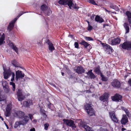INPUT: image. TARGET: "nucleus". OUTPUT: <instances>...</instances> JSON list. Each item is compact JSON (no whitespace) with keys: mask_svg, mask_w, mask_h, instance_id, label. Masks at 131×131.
Masks as SVG:
<instances>
[{"mask_svg":"<svg viewBox=\"0 0 131 131\" xmlns=\"http://www.w3.org/2000/svg\"><path fill=\"white\" fill-rule=\"evenodd\" d=\"M95 15H93L92 16H91V18L92 20H93L94 18Z\"/></svg>","mask_w":131,"mask_h":131,"instance_id":"57","label":"nucleus"},{"mask_svg":"<svg viewBox=\"0 0 131 131\" xmlns=\"http://www.w3.org/2000/svg\"><path fill=\"white\" fill-rule=\"evenodd\" d=\"M115 42L114 39L112 40L111 41V44L112 45H115L116 43Z\"/></svg>","mask_w":131,"mask_h":131,"instance_id":"45","label":"nucleus"},{"mask_svg":"<svg viewBox=\"0 0 131 131\" xmlns=\"http://www.w3.org/2000/svg\"><path fill=\"white\" fill-rule=\"evenodd\" d=\"M122 96L119 94H116L114 96L112 97V99L113 101H119L121 100Z\"/></svg>","mask_w":131,"mask_h":131,"instance_id":"11","label":"nucleus"},{"mask_svg":"<svg viewBox=\"0 0 131 131\" xmlns=\"http://www.w3.org/2000/svg\"><path fill=\"white\" fill-rule=\"evenodd\" d=\"M92 70H89L88 72L86 73L90 77L91 79H94L95 78V76L94 74L92 72Z\"/></svg>","mask_w":131,"mask_h":131,"instance_id":"17","label":"nucleus"},{"mask_svg":"<svg viewBox=\"0 0 131 131\" xmlns=\"http://www.w3.org/2000/svg\"><path fill=\"white\" fill-rule=\"evenodd\" d=\"M50 104L51 103H49V104H48V107L49 108H50Z\"/></svg>","mask_w":131,"mask_h":131,"instance_id":"62","label":"nucleus"},{"mask_svg":"<svg viewBox=\"0 0 131 131\" xmlns=\"http://www.w3.org/2000/svg\"><path fill=\"white\" fill-rule=\"evenodd\" d=\"M82 123H81L80 126L82 127H83L86 131H89L91 129V128L89 126L86 125H83Z\"/></svg>","mask_w":131,"mask_h":131,"instance_id":"19","label":"nucleus"},{"mask_svg":"<svg viewBox=\"0 0 131 131\" xmlns=\"http://www.w3.org/2000/svg\"><path fill=\"white\" fill-rule=\"evenodd\" d=\"M12 108V105L11 104L9 103V104H7V107L6 108V109L7 110H10Z\"/></svg>","mask_w":131,"mask_h":131,"instance_id":"34","label":"nucleus"},{"mask_svg":"<svg viewBox=\"0 0 131 131\" xmlns=\"http://www.w3.org/2000/svg\"><path fill=\"white\" fill-rule=\"evenodd\" d=\"M24 74L21 71L18 70L16 71L15 79L18 81L20 79H23L24 77Z\"/></svg>","mask_w":131,"mask_h":131,"instance_id":"3","label":"nucleus"},{"mask_svg":"<svg viewBox=\"0 0 131 131\" xmlns=\"http://www.w3.org/2000/svg\"><path fill=\"white\" fill-rule=\"evenodd\" d=\"M17 117L19 118H22L25 115L24 113L22 111H17L15 112Z\"/></svg>","mask_w":131,"mask_h":131,"instance_id":"16","label":"nucleus"},{"mask_svg":"<svg viewBox=\"0 0 131 131\" xmlns=\"http://www.w3.org/2000/svg\"><path fill=\"white\" fill-rule=\"evenodd\" d=\"M64 123L67 125L72 127L73 128L75 127L74 122L71 120L64 119L63 120Z\"/></svg>","mask_w":131,"mask_h":131,"instance_id":"8","label":"nucleus"},{"mask_svg":"<svg viewBox=\"0 0 131 131\" xmlns=\"http://www.w3.org/2000/svg\"><path fill=\"white\" fill-rule=\"evenodd\" d=\"M30 131H35V129L34 128L30 129Z\"/></svg>","mask_w":131,"mask_h":131,"instance_id":"59","label":"nucleus"},{"mask_svg":"<svg viewBox=\"0 0 131 131\" xmlns=\"http://www.w3.org/2000/svg\"><path fill=\"white\" fill-rule=\"evenodd\" d=\"M103 95H102L100 97V99L101 101H103L104 100H105V99Z\"/></svg>","mask_w":131,"mask_h":131,"instance_id":"47","label":"nucleus"},{"mask_svg":"<svg viewBox=\"0 0 131 131\" xmlns=\"http://www.w3.org/2000/svg\"><path fill=\"white\" fill-rule=\"evenodd\" d=\"M74 45L75 48H78L79 44L77 42H75L74 43Z\"/></svg>","mask_w":131,"mask_h":131,"instance_id":"50","label":"nucleus"},{"mask_svg":"<svg viewBox=\"0 0 131 131\" xmlns=\"http://www.w3.org/2000/svg\"><path fill=\"white\" fill-rule=\"evenodd\" d=\"M21 125V123L20 122V121L17 122L15 123L14 125V127L15 128H17L18 126H19Z\"/></svg>","mask_w":131,"mask_h":131,"instance_id":"30","label":"nucleus"},{"mask_svg":"<svg viewBox=\"0 0 131 131\" xmlns=\"http://www.w3.org/2000/svg\"><path fill=\"white\" fill-rule=\"evenodd\" d=\"M109 114L110 116L112 121L116 123L118 122V119L116 117L115 114L114 112L112 111L109 112Z\"/></svg>","mask_w":131,"mask_h":131,"instance_id":"9","label":"nucleus"},{"mask_svg":"<svg viewBox=\"0 0 131 131\" xmlns=\"http://www.w3.org/2000/svg\"><path fill=\"white\" fill-rule=\"evenodd\" d=\"M28 116H29V118H30V120H32V119L33 118L32 115L31 114H28Z\"/></svg>","mask_w":131,"mask_h":131,"instance_id":"53","label":"nucleus"},{"mask_svg":"<svg viewBox=\"0 0 131 131\" xmlns=\"http://www.w3.org/2000/svg\"><path fill=\"white\" fill-rule=\"evenodd\" d=\"M128 83L129 85L131 86V78L129 80Z\"/></svg>","mask_w":131,"mask_h":131,"instance_id":"55","label":"nucleus"},{"mask_svg":"<svg viewBox=\"0 0 131 131\" xmlns=\"http://www.w3.org/2000/svg\"><path fill=\"white\" fill-rule=\"evenodd\" d=\"M128 118L125 115H123L121 121V123L122 124L125 125L128 122Z\"/></svg>","mask_w":131,"mask_h":131,"instance_id":"12","label":"nucleus"},{"mask_svg":"<svg viewBox=\"0 0 131 131\" xmlns=\"http://www.w3.org/2000/svg\"><path fill=\"white\" fill-rule=\"evenodd\" d=\"M58 3L59 4L66 5H68L69 8L71 9L72 8L74 9H78L79 7L76 4L73 3L71 0H59L58 1Z\"/></svg>","mask_w":131,"mask_h":131,"instance_id":"1","label":"nucleus"},{"mask_svg":"<svg viewBox=\"0 0 131 131\" xmlns=\"http://www.w3.org/2000/svg\"><path fill=\"white\" fill-rule=\"evenodd\" d=\"M17 53L18 52V49L15 46L12 48Z\"/></svg>","mask_w":131,"mask_h":131,"instance_id":"42","label":"nucleus"},{"mask_svg":"<svg viewBox=\"0 0 131 131\" xmlns=\"http://www.w3.org/2000/svg\"><path fill=\"white\" fill-rule=\"evenodd\" d=\"M17 95L18 100L21 101L25 98V96L21 90L18 89L17 91Z\"/></svg>","mask_w":131,"mask_h":131,"instance_id":"4","label":"nucleus"},{"mask_svg":"<svg viewBox=\"0 0 131 131\" xmlns=\"http://www.w3.org/2000/svg\"><path fill=\"white\" fill-rule=\"evenodd\" d=\"M42 10L44 11H46L48 9L47 7L45 5H43L41 7Z\"/></svg>","mask_w":131,"mask_h":131,"instance_id":"24","label":"nucleus"},{"mask_svg":"<svg viewBox=\"0 0 131 131\" xmlns=\"http://www.w3.org/2000/svg\"><path fill=\"white\" fill-rule=\"evenodd\" d=\"M2 85L3 88L8 86V84L7 82L5 81H2Z\"/></svg>","mask_w":131,"mask_h":131,"instance_id":"27","label":"nucleus"},{"mask_svg":"<svg viewBox=\"0 0 131 131\" xmlns=\"http://www.w3.org/2000/svg\"><path fill=\"white\" fill-rule=\"evenodd\" d=\"M105 10L107 12H108V13H109L110 12H111V11H109L108 10H107L106 8H105Z\"/></svg>","mask_w":131,"mask_h":131,"instance_id":"63","label":"nucleus"},{"mask_svg":"<svg viewBox=\"0 0 131 131\" xmlns=\"http://www.w3.org/2000/svg\"><path fill=\"white\" fill-rule=\"evenodd\" d=\"M36 122H37V121H36V119L32 121V122L33 123H36Z\"/></svg>","mask_w":131,"mask_h":131,"instance_id":"61","label":"nucleus"},{"mask_svg":"<svg viewBox=\"0 0 131 131\" xmlns=\"http://www.w3.org/2000/svg\"><path fill=\"white\" fill-rule=\"evenodd\" d=\"M124 26L126 31V33H128L129 30V28L128 26V24L126 23H125L124 24Z\"/></svg>","mask_w":131,"mask_h":131,"instance_id":"21","label":"nucleus"},{"mask_svg":"<svg viewBox=\"0 0 131 131\" xmlns=\"http://www.w3.org/2000/svg\"><path fill=\"white\" fill-rule=\"evenodd\" d=\"M101 77L102 80L104 81H106L107 80V78L105 77L103 75H101Z\"/></svg>","mask_w":131,"mask_h":131,"instance_id":"37","label":"nucleus"},{"mask_svg":"<svg viewBox=\"0 0 131 131\" xmlns=\"http://www.w3.org/2000/svg\"><path fill=\"white\" fill-rule=\"evenodd\" d=\"M75 70L76 72L79 74L82 73L84 72V69L81 67L78 66L75 67Z\"/></svg>","mask_w":131,"mask_h":131,"instance_id":"13","label":"nucleus"},{"mask_svg":"<svg viewBox=\"0 0 131 131\" xmlns=\"http://www.w3.org/2000/svg\"><path fill=\"white\" fill-rule=\"evenodd\" d=\"M88 1L94 5H97L96 4L93 0H87Z\"/></svg>","mask_w":131,"mask_h":131,"instance_id":"39","label":"nucleus"},{"mask_svg":"<svg viewBox=\"0 0 131 131\" xmlns=\"http://www.w3.org/2000/svg\"><path fill=\"white\" fill-rule=\"evenodd\" d=\"M10 84L13 86L12 90L13 91H14L15 89V85L14 83L13 82H10Z\"/></svg>","mask_w":131,"mask_h":131,"instance_id":"33","label":"nucleus"},{"mask_svg":"<svg viewBox=\"0 0 131 131\" xmlns=\"http://www.w3.org/2000/svg\"><path fill=\"white\" fill-rule=\"evenodd\" d=\"M124 110L125 112L127 115L128 117H131V115L127 109L126 108H125Z\"/></svg>","mask_w":131,"mask_h":131,"instance_id":"25","label":"nucleus"},{"mask_svg":"<svg viewBox=\"0 0 131 131\" xmlns=\"http://www.w3.org/2000/svg\"><path fill=\"white\" fill-rule=\"evenodd\" d=\"M29 120V118L27 116H26L24 117V119L21 121H20L21 124L23 125L26 124L28 122Z\"/></svg>","mask_w":131,"mask_h":131,"instance_id":"14","label":"nucleus"},{"mask_svg":"<svg viewBox=\"0 0 131 131\" xmlns=\"http://www.w3.org/2000/svg\"><path fill=\"white\" fill-rule=\"evenodd\" d=\"M80 43L83 45L85 47H87L89 45V44H88L87 42H85L84 41H82Z\"/></svg>","mask_w":131,"mask_h":131,"instance_id":"26","label":"nucleus"},{"mask_svg":"<svg viewBox=\"0 0 131 131\" xmlns=\"http://www.w3.org/2000/svg\"><path fill=\"white\" fill-rule=\"evenodd\" d=\"M21 15H19V14L18 15L17 17L15 18V19L13 20L9 24V25L8 26V29L9 31H11L12 29L13 28L14 26V24L15 22V21H16L18 18Z\"/></svg>","mask_w":131,"mask_h":131,"instance_id":"7","label":"nucleus"},{"mask_svg":"<svg viewBox=\"0 0 131 131\" xmlns=\"http://www.w3.org/2000/svg\"><path fill=\"white\" fill-rule=\"evenodd\" d=\"M104 47L107 50H108V51L110 52H110H112L113 51V50L112 49L111 47L109 45L106 44L104 46Z\"/></svg>","mask_w":131,"mask_h":131,"instance_id":"22","label":"nucleus"},{"mask_svg":"<svg viewBox=\"0 0 131 131\" xmlns=\"http://www.w3.org/2000/svg\"><path fill=\"white\" fill-rule=\"evenodd\" d=\"M4 98L1 95H0V102L4 101Z\"/></svg>","mask_w":131,"mask_h":131,"instance_id":"52","label":"nucleus"},{"mask_svg":"<svg viewBox=\"0 0 131 131\" xmlns=\"http://www.w3.org/2000/svg\"><path fill=\"white\" fill-rule=\"evenodd\" d=\"M23 105L25 107H28L29 106V104L28 102L27 101H25L23 102Z\"/></svg>","mask_w":131,"mask_h":131,"instance_id":"36","label":"nucleus"},{"mask_svg":"<svg viewBox=\"0 0 131 131\" xmlns=\"http://www.w3.org/2000/svg\"><path fill=\"white\" fill-rule=\"evenodd\" d=\"M93 27L92 26L90 25L89 24L88 25V30H90L92 29Z\"/></svg>","mask_w":131,"mask_h":131,"instance_id":"46","label":"nucleus"},{"mask_svg":"<svg viewBox=\"0 0 131 131\" xmlns=\"http://www.w3.org/2000/svg\"><path fill=\"white\" fill-rule=\"evenodd\" d=\"M121 47L124 49L127 50H131V42H125L121 45Z\"/></svg>","mask_w":131,"mask_h":131,"instance_id":"6","label":"nucleus"},{"mask_svg":"<svg viewBox=\"0 0 131 131\" xmlns=\"http://www.w3.org/2000/svg\"><path fill=\"white\" fill-rule=\"evenodd\" d=\"M126 15L128 18H131V12L129 11H127L126 12Z\"/></svg>","mask_w":131,"mask_h":131,"instance_id":"35","label":"nucleus"},{"mask_svg":"<svg viewBox=\"0 0 131 131\" xmlns=\"http://www.w3.org/2000/svg\"><path fill=\"white\" fill-rule=\"evenodd\" d=\"M29 102V106L30 105H31L32 104V101L31 100H29L28 101Z\"/></svg>","mask_w":131,"mask_h":131,"instance_id":"54","label":"nucleus"},{"mask_svg":"<svg viewBox=\"0 0 131 131\" xmlns=\"http://www.w3.org/2000/svg\"><path fill=\"white\" fill-rule=\"evenodd\" d=\"M42 116H43V117H45V118L47 116L45 112V113H43V114H42Z\"/></svg>","mask_w":131,"mask_h":131,"instance_id":"56","label":"nucleus"},{"mask_svg":"<svg viewBox=\"0 0 131 131\" xmlns=\"http://www.w3.org/2000/svg\"><path fill=\"white\" fill-rule=\"evenodd\" d=\"M46 43L49 45V50L52 52L53 50H54V48L53 46V44L50 42L49 40H47Z\"/></svg>","mask_w":131,"mask_h":131,"instance_id":"15","label":"nucleus"},{"mask_svg":"<svg viewBox=\"0 0 131 131\" xmlns=\"http://www.w3.org/2000/svg\"><path fill=\"white\" fill-rule=\"evenodd\" d=\"M49 125L48 124L46 123L44 124L45 129L47 130L48 129Z\"/></svg>","mask_w":131,"mask_h":131,"instance_id":"44","label":"nucleus"},{"mask_svg":"<svg viewBox=\"0 0 131 131\" xmlns=\"http://www.w3.org/2000/svg\"><path fill=\"white\" fill-rule=\"evenodd\" d=\"M130 18H128V22L129 24L131 23V20Z\"/></svg>","mask_w":131,"mask_h":131,"instance_id":"60","label":"nucleus"},{"mask_svg":"<svg viewBox=\"0 0 131 131\" xmlns=\"http://www.w3.org/2000/svg\"><path fill=\"white\" fill-rule=\"evenodd\" d=\"M45 112V111L43 109L41 108L40 110V113L42 115L43 113Z\"/></svg>","mask_w":131,"mask_h":131,"instance_id":"49","label":"nucleus"},{"mask_svg":"<svg viewBox=\"0 0 131 131\" xmlns=\"http://www.w3.org/2000/svg\"><path fill=\"white\" fill-rule=\"evenodd\" d=\"M94 71L96 73H101L100 70V67H97L96 68Z\"/></svg>","mask_w":131,"mask_h":131,"instance_id":"29","label":"nucleus"},{"mask_svg":"<svg viewBox=\"0 0 131 131\" xmlns=\"http://www.w3.org/2000/svg\"><path fill=\"white\" fill-rule=\"evenodd\" d=\"M110 7L111 8L114 9L116 11L119 10V8L117 6L114 4L113 3L110 4Z\"/></svg>","mask_w":131,"mask_h":131,"instance_id":"20","label":"nucleus"},{"mask_svg":"<svg viewBox=\"0 0 131 131\" xmlns=\"http://www.w3.org/2000/svg\"><path fill=\"white\" fill-rule=\"evenodd\" d=\"M112 85L114 87L119 88L121 86V83L120 82L117 80H114L112 82Z\"/></svg>","mask_w":131,"mask_h":131,"instance_id":"10","label":"nucleus"},{"mask_svg":"<svg viewBox=\"0 0 131 131\" xmlns=\"http://www.w3.org/2000/svg\"><path fill=\"white\" fill-rule=\"evenodd\" d=\"M12 64L15 67H20L18 62L15 60H13L12 61Z\"/></svg>","mask_w":131,"mask_h":131,"instance_id":"23","label":"nucleus"},{"mask_svg":"<svg viewBox=\"0 0 131 131\" xmlns=\"http://www.w3.org/2000/svg\"><path fill=\"white\" fill-rule=\"evenodd\" d=\"M10 110L6 109V111L5 113V115L7 116H9L10 114Z\"/></svg>","mask_w":131,"mask_h":131,"instance_id":"32","label":"nucleus"},{"mask_svg":"<svg viewBox=\"0 0 131 131\" xmlns=\"http://www.w3.org/2000/svg\"><path fill=\"white\" fill-rule=\"evenodd\" d=\"M91 104H88L85 106V109L87 110L88 114L90 116H92L94 114V110L91 107Z\"/></svg>","mask_w":131,"mask_h":131,"instance_id":"5","label":"nucleus"},{"mask_svg":"<svg viewBox=\"0 0 131 131\" xmlns=\"http://www.w3.org/2000/svg\"><path fill=\"white\" fill-rule=\"evenodd\" d=\"M1 37L4 38H5V35L4 34H3L2 36Z\"/></svg>","mask_w":131,"mask_h":131,"instance_id":"58","label":"nucleus"},{"mask_svg":"<svg viewBox=\"0 0 131 131\" xmlns=\"http://www.w3.org/2000/svg\"><path fill=\"white\" fill-rule=\"evenodd\" d=\"M98 131H108L106 129H104L102 127H100V129H98Z\"/></svg>","mask_w":131,"mask_h":131,"instance_id":"41","label":"nucleus"},{"mask_svg":"<svg viewBox=\"0 0 131 131\" xmlns=\"http://www.w3.org/2000/svg\"><path fill=\"white\" fill-rule=\"evenodd\" d=\"M85 39H86V40L88 41L93 40L92 39L91 37H86L85 38Z\"/></svg>","mask_w":131,"mask_h":131,"instance_id":"48","label":"nucleus"},{"mask_svg":"<svg viewBox=\"0 0 131 131\" xmlns=\"http://www.w3.org/2000/svg\"><path fill=\"white\" fill-rule=\"evenodd\" d=\"M9 46L10 47L12 48L15 46V45L12 43H10L9 44Z\"/></svg>","mask_w":131,"mask_h":131,"instance_id":"51","label":"nucleus"},{"mask_svg":"<svg viewBox=\"0 0 131 131\" xmlns=\"http://www.w3.org/2000/svg\"><path fill=\"white\" fill-rule=\"evenodd\" d=\"M3 89L5 92L6 93H8L10 91V89L8 86L4 87Z\"/></svg>","mask_w":131,"mask_h":131,"instance_id":"28","label":"nucleus"},{"mask_svg":"<svg viewBox=\"0 0 131 131\" xmlns=\"http://www.w3.org/2000/svg\"><path fill=\"white\" fill-rule=\"evenodd\" d=\"M103 95V96H104V97L105 99V100L107 101V99L109 97V93H105Z\"/></svg>","mask_w":131,"mask_h":131,"instance_id":"31","label":"nucleus"},{"mask_svg":"<svg viewBox=\"0 0 131 131\" xmlns=\"http://www.w3.org/2000/svg\"><path fill=\"white\" fill-rule=\"evenodd\" d=\"M95 20L96 21L99 23H102L104 21L103 19L98 15H96L95 18Z\"/></svg>","mask_w":131,"mask_h":131,"instance_id":"18","label":"nucleus"},{"mask_svg":"<svg viewBox=\"0 0 131 131\" xmlns=\"http://www.w3.org/2000/svg\"><path fill=\"white\" fill-rule=\"evenodd\" d=\"M3 73L4 79H7L11 75L12 78L11 79V81H13L14 80L15 76V73L14 72H12L9 68L7 71L4 69V72Z\"/></svg>","mask_w":131,"mask_h":131,"instance_id":"2","label":"nucleus"},{"mask_svg":"<svg viewBox=\"0 0 131 131\" xmlns=\"http://www.w3.org/2000/svg\"><path fill=\"white\" fill-rule=\"evenodd\" d=\"M5 38L2 37L0 38V45H2V44L4 43L5 42L4 40Z\"/></svg>","mask_w":131,"mask_h":131,"instance_id":"38","label":"nucleus"},{"mask_svg":"<svg viewBox=\"0 0 131 131\" xmlns=\"http://www.w3.org/2000/svg\"><path fill=\"white\" fill-rule=\"evenodd\" d=\"M47 12H46V13L47 14V15L49 16L50 15V12H51V11L49 9H47Z\"/></svg>","mask_w":131,"mask_h":131,"instance_id":"43","label":"nucleus"},{"mask_svg":"<svg viewBox=\"0 0 131 131\" xmlns=\"http://www.w3.org/2000/svg\"><path fill=\"white\" fill-rule=\"evenodd\" d=\"M114 39L115 41V42H116V44H119L120 43V42L121 41V40L119 38H117L116 39Z\"/></svg>","mask_w":131,"mask_h":131,"instance_id":"40","label":"nucleus"},{"mask_svg":"<svg viewBox=\"0 0 131 131\" xmlns=\"http://www.w3.org/2000/svg\"><path fill=\"white\" fill-rule=\"evenodd\" d=\"M23 14V12H20L19 14V15H20L21 16Z\"/></svg>","mask_w":131,"mask_h":131,"instance_id":"64","label":"nucleus"}]
</instances>
